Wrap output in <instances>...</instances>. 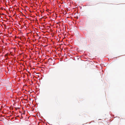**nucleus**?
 <instances>
[{"instance_id": "f257e3e1", "label": "nucleus", "mask_w": 125, "mask_h": 125, "mask_svg": "<svg viewBox=\"0 0 125 125\" xmlns=\"http://www.w3.org/2000/svg\"><path fill=\"white\" fill-rule=\"evenodd\" d=\"M52 60V59L51 58H50L48 60V61H50V60Z\"/></svg>"}, {"instance_id": "f03ea898", "label": "nucleus", "mask_w": 125, "mask_h": 125, "mask_svg": "<svg viewBox=\"0 0 125 125\" xmlns=\"http://www.w3.org/2000/svg\"><path fill=\"white\" fill-rule=\"evenodd\" d=\"M3 14V15H4V14Z\"/></svg>"}]
</instances>
